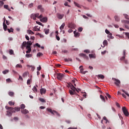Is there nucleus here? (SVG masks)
<instances>
[{"mask_svg": "<svg viewBox=\"0 0 129 129\" xmlns=\"http://www.w3.org/2000/svg\"><path fill=\"white\" fill-rule=\"evenodd\" d=\"M5 108H6V109L9 110V111H7V115H8V116H12V115L13 114V112H16V111L14 110V108H12L11 107H9L8 106H6Z\"/></svg>", "mask_w": 129, "mask_h": 129, "instance_id": "1", "label": "nucleus"}, {"mask_svg": "<svg viewBox=\"0 0 129 129\" xmlns=\"http://www.w3.org/2000/svg\"><path fill=\"white\" fill-rule=\"evenodd\" d=\"M33 43H32L31 41H24L23 42L22 44V49H24V47H31V46H32V44Z\"/></svg>", "mask_w": 129, "mask_h": 129, "instance_id": "2", "label": "nucleus"}, {"mask_svg": "<svg viewBox=\"0 0 129 129\" xmlns=\"http://www.w3.org/2000/svg\"><path fill=\"white\" fill-rule=\"evenodd\" d=\"M39 13H36L35 14H32L31 15V19H33V20H36L37 19V18H38V19H40L41 20V19H43V15H40L39 16Z\"/></svg>", "mask_w": 129, "mask_h": 129, "instance_id": "3", "label": "nucleus"}, {"mask_svg": "<svg viewBox=\"0 0 129 129\" xmlns=\"http://www.w3.org/2000/svg\"><path fill=\"white\" fill-rule=\"evenodd\" d=\"M112 79L113 80L114 83L117 87H120V81L119 80L114 78H112Z\"/></svg>", "mask_w": 129, "mask_h": 129, "instance_id": "4", "label": "nucleus"}, {"mask_svg": "<svg viewBox=\"0 0 129 129\" xmlns=\"http://www.w3.org/2000/svg\"><path fill=\"white\" fill-rule=\"evenodd\" d=\"M46 110L49 112H51V113L53 115L55 114L54 113H55V114H56L57 116H60V114H59L56 111L52 110L51 109H50L49 108H47L46 109Z\"/></svg>", "mask_w": 129, "mask_h": 129, "instance_id": "5", "label": "nucleus"}, {"mask_svg": "<svg viewBox=\"0 0 129 129\" xmlns=\"http://www.w3.org/2000/svg\"><path fill=\"white\" fill-rule=\"evenodd\" d=\"M122 110L123 111V113H124L125 116H128V111H127V109H126V108L125 107H122Z\"/></svg>", "mask_w": 129, "mask_h": 129, "instance_id": "6", "label": "nucleus"}, {"mask_svg": "<svg viewBox=\"0 0 129 129\" xmlns=\"http://www.w3.org/2000/svg\"><path fill=\"white\" fill-rule=\"evenodd\" d=\"M57 78L59 80H62L64 78V75L63 74L58 73L57 74Z\"/></svg>", "mask_w": 129, "mask_h": 129, "instance_id": "7", "label": "nucleus"}, {"mask_svg": "<svg viewBox=\"0 0 129 129\" xmlns=\"http://www.w3.org/2000/svg\"><path fill=\"white\" fill-rule=\"evenodd\" d=\"M68 26V28H70V29H75V24L74 23H69Z\"/></svg>", "mask_w": 129, "mask_h": 129, "instance_id": "8", "label": "nucleus"}, {"mask_svg": "<svg viewBox=\"0 0 129 129\" xmlns=\"http://www.w3.org/2000/svg\"><path fill=\"white\" fill-rule=\"evenodd\" d=\"M56 17L59 19V20H62L63 18H64V14H60L59 13H57L56 14Z\"/></svg>", "mask_w": 129, "mask_h": 129, "instance_id": "9", "label": "nucleus"}, {"mask_svg": "<svg viewBox=\"0 0 129 129\" xmlns=\"http://www.w3.org/2000/svg\"><path fill=\"white\" fill-rule=\"evenodd\" d=\"M70 87L71 89H72L71 90L74 91V92L76 93V91H77V92H78V90H77V89H76L73 84L71 85Z\"/></svg>", "mask_w": 129, "mask_h": 129, "instance_id": "10", "label": "nucleus"}, {"mask_svg": "<svg viewBox=\"0 0 129 129\" xmlns=\"http://www.w3.org/2000/svg\"><path fill=\"white\" fill-rule=\"evenodd\" d=\"M33 31H34L35 32H39L40 31V27L38 26H35L33 28Z\"/></svg>", "mask_w": 129, "mask_h": 129, "instance_id": "11", "label": "nucleus"}, {"mask_svg": "<svg viewBox=\"0 0 129 129\" xmlns=\"http://www.w3.org/2000/svg\"><path fill=\"white\" fill-rule=\"evenodd\" d=\"M80 56H81V57H83V58H84V59H86L87 60L88 59V56L84 53L80 54Z\"/></svg>", "mask_w": 129, "mask_h": 129, "instance_id": "12", "label": "nucleus"}, {"mask_svg": "<svg viewBox=\"0 0 129 129\" xmlns=\"http://www.w3.org/2000/svg\"><path fill=\"white\" fill-rule=\"evenodd\" d=\"M40 92L41 95L45 94V93H46V89L41 88Z\"/></svg>", "mask_w": 129, "mask_h": 129, "instance_id": "13", "label": "nucleus"}, {"mask_svg": "<svg viewBox=\"0 0 129 129\" xmlns=\"http://www.w3.org/2000/svg\"><path fill=\"white\" fill-rule=\"evenodd\" d=\"M79 69H80V71L81 73H82V74H85V72H83V70H84V69H83V66H81L79 67Z\"/></svg>", "mask_w": 129, "mask_h": 129, "instance_id": "14", "label": "nucleus"}, {"mask_svg": "<svg viewBox=\"0 0 129 129\" xmlns=\"http://www.w3.org/2000/svg\"><path fill=\"white\" fill-rule=\"evenodd\" d=\"M3 28H4V31H8V26L6 25V23H5V21L3 22Z\"/></svg>", "mask_w": 129, "mask_h": 129, "instance_id": "15", "label": "nucleus"}, {"mask_svg": "<svg viewBox=\"0 0 129 129\" xmlns=\"http://www.w3.org/2000/svg\"><path fill=\"white\" fill-rule=\"evenodd\" d=\"M74 34L76 37H79V36H80V33L77 32V30L74 31Z\"/></svg>", "mask_w": 129, "mask_h": 129, "instance_id": "16", "label": "nucleus"}, {"mask_svg": "<svg viewBox=\"0 0 129 129\" xmlns=\"http://www.w3.org/2000/svg\"><path fill=\"white\" fill-rule=\"evenodd\" d=\"M26 49L28 50L26 51V53L28 54L29 53L31 52V51H32V48H31V47L30 46H26Z\"/></svg>", "mask_w": 129, "mask_h": 129, "instance_id": "17", "label": "nucleus"}, {"mask_svg": "<svg viewBox=\"0 0 129 129\" xmlns=\"http://www.w3.org/2000/svg\"><path fill=\"white\" fill-rule=\"evenodd\" d=\"M37 9L40 10V12H44V9L42 7V5H39L37 7Z\"/></svg>", "mask_w": 129, "mask_h": 129, "instance_id": "18", "label": "nucleus"}, {"mask_svg": "<svg viewBox=\"0 0 129 129\" xmlns=\"http://www.w3.org/2000/svg\"><path fill=\"white\" fill-rule=\"evenodd\" d=\"M41 22L42 23H46L47 21V17H43L42 19H40Z\"/></svg>", "mask_w": 129, "mask_h": 129, "instance_id": "19", "label": "nucleus"}, {"mask_svg": "<svg viewBox=\"0 0 129 129\" xmlns=\"http://www.w3.org/2000/svg\"><path fill=\"white\" fill-rule=\"evenodd\" d=\"M21 112L23 114H27V113H29V110L25 109L24 110H21Z\"/></svg>", "mask_w": 129, "mask_h": 129, "instance_id": "20", "label": "nucleus"}, {"mask_svg": "<svg viewBox=\"0 0 129 129\" xmlns=\"http://www.w3.org/2000/svg\"><path fill=\"white\" fill-rule=\"evenodd\" d=\"M97 77L98 79H99V78H100L101 79H104V76H103V75H98V76H97Z\"/></svg>", "mask_w": 129, "mask_h": 129, "instance_id": "21", "label": "nucleus"}, {"mask_svg": "<svg viewBox=\"0 0 129 129\" xmlns=\"http://www.w3.org/2000/svg\"><path fill=\"white\" fill-rule=\"evenodd\" d=\"M44 31L45 34H46V35H48L49 34V32H50V29H45Z\"/></svg>", "mask_w": 129, "mask_h": 129, "instance_id": "22", "label": "nucleus"}, {"mask_svg": "<svg viewBox=\"0 0 129 129\" xmlns=\"http://www.w3.org/2000/svg\"><path fill=\"white\" fill-rule=\"evenodd\" d=\"M28 34H29V35H34L35 33L34 32L32 31L31 30H27Z\"/></svg>", "mask_w": 129, "mask_h": 129, "instance_id": "23", "label": "nucleus"}, {"mask_svg": "<svg viewBox=\"0 0 129 129\" xmlns=\"http://www.w3.org/2000/svg\"><path fill=\"white\" fill-rule=\"evenodd\" d=\"M4 7V9H6V10H8L9 12H11V9L9 8V5H5Z\"/></svg>", "mask_w": 129, "mask_h": 129, "instance_id": "24", "label": "nucleus"}, {"mask_svg": "<svg viewBox=\"0 0 129 129\" xmlns=\"http://www.w3.org/2000/svg\"><path fill=\"white\" fill-rule=\"evenodd\" d=\"M14 110H15V111H20V110H21V108L18 107H16L14 108H13Z\"/></svg>", "mask_w": 129, "mask_h": 129, "instance_id": "25", "label": "nucleus"}, {"mask_svg": "<svg viewBox=\"0 0 129 129\" xmlns=\"http://www.w3.org/2000/svg\"><path fill=\"white\" fill-rule=\"evenodd\" d=\"M64 61H65L66 62H69L70 61L71 62H72V58H68V59H67V58H64Z\"/></svg>", "mask_w": 129, "mask_h": 129, "instance_id": "26", "label": "nucleus"}, {"mask_svg": "<svg viewBox=\"0 0 129 129\" xmlns=\"http://www.w3.org/2000/svg\"><path fill=\"white\" fill-rule=\"evenodd\" d=\"M100 97L101 99L102 100V101H103L104 102H105V98H104V96H103L102 95H100Z\"/></svg>", "mask_w": 129, "mask_h": 129, "instance_id": "27", "label": "nucleus"}, {"mask_svg": "<svg viewBox=\"0 0 129 129\" xmlns=\"http://www.w3.org/2000/svg\"><path fill=\"white\" fill-rule=\"evenodd\" d=\"M74 5L76 6V7H77L78 8H81V7L80 6V5L79 4L76 3V2H74Z\"/></svg>", "mask_w": 129, "mask_h": 129, "instance_id": "28", "label": "nucleus"}, {"mask_svg": "<svg viewBox=\"0 0 129 129\" xmlns=\"http://www.w3.org/2000/svg\"><path fill=\"white\" fill-rule=\"evenodd\" d=\"M69 93L71 95H74L75 94V92L72 90H69Z\"/></svg>", "mask_w": 129, "mask_h": 129, "instance_id": "29", "label": "nucleus"}, {"mask_svg": "<svg viewBox=\"0 0 129 129\" xmlns=\"http://www.w3.org/2000/svg\"><path fill=\"white\" fill-rule=\"evenodd\" d=\"M64 27H65L64 23H62V25L59 27L60 30H63V29H64Z\"/></svg>", "mask_w": 129, "mask_h": 129, "instance_id": "30", "label": "nucleus"}, {"mask_svg": "<svg viewBox=\"0 0 129 129\" xmlns=\"http://www.w3.org/2000/svg\"><path fill=\"white\" fill-rule=\"evenodd\" d=\"M103 44L104 45L103 48H104V47H105V45H107V40H104V41L103 42Z\"/></svg>", "mask_w": 129, "mask_h": 129, "instance_id": "31", "label": "nucleus"}, {"mask_svg": "<svg viewBox=\"0 0 129 129\" xmlns=\"http://www.w3.org/2000/svg\"><path fill=\"white\" fill-rule=\"evenodd\" d=\"M7 31H8L9 33H13L14 32V29H13L12 28H11L10 29H8Z\"/></svg>", "mask_w": 129, "mask_h": 129, "instance_id": "32", "label": "nucleus"}, {"mask_svg": "<svg viewBox=\"0 0 129 129\" xmlns=\"http://www.w3.org/2000/svg\"><path fill=\"white\" fill-rule=\"evenodd\" d=\"M26 107V105L25 104H22L20 105V108L21 109H24Z\"/></svg>", "mask_w": 129, "mask_h": 129, "instance_id": "33", "label": "nucleus"}, {"mask_svg": "<svg viewBox=\"0 0 129 129\" xmlns=\"http://www.w3.org/2000/svg\"><path fill=\"white\" fill-rule=\"evenodd\" d=\"M9 95H10V96H14V95H15V93H14V92H9L8 93Z\"/></svg>", "mask_w": 129, "mask_h": 129, "instance_id": "34", "label": "nucleus"}, {"mask_svg": "<svg viewBox=\"0 0 129 129\" xmlns=\"http://www.w3.org/2000/svg\"><path fill=\"white\" fill-rule=\"evenodd\" d=\"M31 82H32V79H30L27 80V84L28 85H30V84H31Z\"/></svg>", "mask_w": 129, "mask_h": 129, "instance_id": "35", "label": "nucleus"}, {"mask_svg": "<svg viewBox=\"0 0 129 129\" xmlns=\"http://www.w3.org/2000/svg\"><path fill=\"white\" fill-rule=\"evenodd\" d=\"M16 68H23V66H22L21 64H17L16 66Z\"/></svg>", "mask_w": 129, "mask_h": 129, "instance_id": "36", "label": "nucleus"}, {"mask_svg": "<svg viewBox=\"0 0 129 129\" xmlns=\"http://www.w3.org/2000/svg\"><path fill=\"white\" fill-rule=\"evenodd\" d=\"M42 56H43V53H42L41 52H38L37 54V57H41Z\"/></svg>", "mask_w": 129, "mask_h": 129, "instance_id": "37", "label": "nucleus"}, {"mask_svg": "<svg viewBox=\"0 0 129 129\" xmlns=\"http://www.w3.org/2000/svg\"><path fill=\"white\" fill-rule=\"evenodd\" d=\"M33 91L34 92H37L38 91V89H37V88L36 87V86L33 87Z\"/></svg>", "mask_w": 129, "mask_h": 129, "instance_id": "38", "label": "nucleus"}, {"mask_svg": "<svg viewBox=\"0 0 129 129\" xmlns=\"http://www.w3.org/2000/svg\"><path fill=\"white\" fill-rule=\"evenodd\" d=\"M33 7H34V4L33 3H31L28 6V8H29V9H31V8H33Z\"/></svg>", "mask_w": 129, "mask_h": 129, "instance_id": "39", "label": "nucleus"}, {"mask_svg": "<svg viewBox=\"0 0 129 129\" xmlns=\"http://www.w3.org/2000/svg\"><path fill=\"white\" fill-rule=\"evenodd\" d=\"M122 92H123L124 93H125V94H126V95H127V96H128V97H129V94L127 93V92H126L125 91H124V90L122 89Z\"/></svg>", "mask_w": 129, "mask_h": 129, "instance_id": "40", "label": "nucleus"}, {"mask_svg": "<svg viewBox=\"0 0 129 129\" xmlns=\"http://www.w3.org/2000/svg\"><path fill=\"white\" fill-rule=\"evenodd\" d=\"M125 59V56H123L121 58H120V61H124Z\"/></svg>", "mask_w": 129, "mask_h": 129, "instance_id": "41", "label": "nucleus"}, {"mask_svg": "<svg viewBox=\"0 0 129 129\" xmlns=\"http://www.w3.org/2000/svg\"><path fill=\"white\" fill-rule=\"evenodd\" d=\"M65 7H68L69 8H70L71 6L69 5H68V2H65V3L64 4Z\"/></svg>", "mask_w": 129, "mask_h": 129, "instance_id": "42", "label": "nucleus"}, {"mask_svg": "<svg viewBox=\"0 0 129 129\" xmlns=\"http://www.w3.org/2000/svg\"><path fill=\"white\" fill-rule=\"evenodd\" d=\"M26 57H27V58H31V57H32V55L31 54H26Z\"/></svg>", "mask_w": 129, "mask_h": 129, "instance_id": "43", "label": "nucleus"}, {"mask_svg": "<svg viewBox=\"0 0 129 129\" xmlns=\"http://www.w3.org/2000/svg\"><path fill=\"white\" fill-rule=\"evenodd\" d=\"M4 5H5V3H4V2L0 1V9L1 8H2V7H3V6H4Z\"/></svg>", "mask_w": 129, "mask_h": 129, "instance_id": "44", "label": "nucleus"}, {"mask_svg": "<svg viewBox=\"0 0 129 129\" xmlns=\"http://www.w3.org/2000/svg\"><path fill=\"white\" fill-rule=\"evenodd\" d=\"M115 20L116 21V22H118L119 21V18L117 16L114 17Z\"/></svg>", "mask_w": 129, "mask_h": 129, "instance_id": "45", "label": "nucleus"}, {"mask_svg": "<svg viewBox=\"0 0 129 129\" xmlns=\"http://www.w3.org/2000/svg\"><path fill=\"white\" fill-rule=\"evenodd\" d=\"M9 104L10 105H15V102H13L12 101H9Z\"/></svg>", "mask_w": 129, "mask_h": 129, "instance_id": "46", "label": "nucleus"}, {"mask_svg": "<svg viewBox=\"0 0 129 129\" xmlns=\"http://www.w3.org/2000/svg\"><path fill=\"white\" fill-rule=\"evenodd\" d=\"M123 16H124V18H125L127 20H129L128 15H127L126 14H124Z\"/></svg>", "mask_w": 129, "mask_h": 129, "instance_id": "47", "label": "nucleus"}, {"mask_svg": "<svg viewBox=\"0 0 129 129\" xmlns=\"http://www.w3.org/2000/svg\"><path fill=\"white\" fill-rule=\"evenodd\" d=\"M103 119L106 121V123H107V122H108V120H107V118H106V117L105 116L103 117Z\"/></svg>", "mask_w": 129, "mask_h": 129, "instance_id": "48", "label": "nucleus"}, {"mask_svg": "<svg viewBox=\"0 0 129 129\" xmlns=\"http://www.w3.org/2000/svg\"><path fill=\"white\" fill-rule=\"evenodd\" d=\"M39 100L41 101V102H46V101H45V100L43 98H39Z\"/></svg>", "mask_w": 129, "mask_h": 129, "instance_id": "49", "label": "nucleus"}, {"mask_svg": "<svg viewBox=\"0 0 129 129\" xmlns=\"http://www.w3.org/2000/svg\"><path fill=\"white\" fill-rule=\"evenodd\" d=\"M26 76H28V73L25 72L23 75V77H26Z\"/></svg>", "mask_w": 129, "mask_h": 129, "instance_id": "50", "label": "nucleus"}, {"mask_svg": "<svg viewBox=\"0 0 129 129\" xmlns=\"http://www.w3.org/2000/svg\"><path fill=\"white\" fill-rule=\"evenodd\" d=\"M9 53L10 55H13V54H14V50H13V49L10 50Z\"/></svg>", "mask_w": 129, "mask_h": 129, "instance_id": "51", "label": "nucleus"}, {"mask_svg": "<svg viewBox=\"0 0 129 129\" xmlns=\"http://www.w3.org/2000/svg\"><path fill=\"white\" fill-rule=\"evenodd\" d=\"M84 52L86 53L87 54H89V53H90V51H89V50L87 49L84 50Z\"/></svg>", "mask_w": 129, "mask_h": 129, "instance_id": "52", "label": "nucleus"}, {"mask_svg": "<svg viewBox=\"0 0 129 129\" xmlns=\"http://www.w3.org/2000/svg\"><path fill=\"white\" fill-rule=\"evenodd\" d=\"M109 38H110V39H113V37H112V34L110 33L108 35Z\"/></svg>", "mask_w": 129, "mask_h": 129, "instance_id": "53", "label": "nucleus"}, {"mask_svg": "<svg viewBox=\"0 0 129 129\" xmlns=\"http://www.w3.org/2000/svg\"><path fill=\"white\" fill-rule=\"evenodd\" d=\"M9 70H5L3 72V74H7V73H8Z\"/></svg>", "mask_w": 129, "mask_h": 129, "instance_id": "54", "label": "nucleus"}, {"mask_svg": "<svg viewBox=\"0 0 129 129\" xmlns=\"http://www.w3.org/2000/svg\"><path fill=\"white\" fill-rule=\"evenodd\" d=\"M89 56L90 58H94V55H93V54H89Z\"/></svg>", "mask_w": 129, "mask_h": 129, "instance_id": "55", "label": "nucleus"}, {"mask_svg": "<svg viewBox=\"0 0 129 129\" xmlns=\"http://www.w3.org/2000/svg\"><path fill=\"white\" fill-rule=\"evenodd\" d=\"M55 37H56V39L57 41H60V37L59 36H58V35H56Z\"/></svg>", "mask_w": 129, "mask_h": 129, "instance_id": "56", "label": "nucleus"}, {"mask_svg": "<svg viewBox=\"0 0 129 129\" xmlns=\"http://www.w3.org/2000/svg\"><path fill=\"white\" fill-rule=\"evenodd\" d=\"M106 96H107L108 97V98H111V96H110V95H109V94L108 93H106Z\"/></svg>", "mask_w": 129, "mask_h": 129, "instance_id": "57", "label": "nucleus"}, {"mask_svg": "<svg viewBox=\"0 0 129 129\" xmlns=\"http://www.w3.org/2000/svg\"><path fill=\"white\" fill-rule=\"evenodd\" d=\"M83 30V28H82V27H79L78 29V31H79V32H82Z\"/></svg>", "mask_w": 129, "mask_h": 129, "instance_id": "58", "label": "nucleus"}, {"mask_svg": "<svg viewBox=\"0 0 129 129\" xmlns=\"http://www.w3.org/2000/svg\"><path fill=\"white\" fill-rule=\"evenodd\" d=\"M25 38H26V40H27V41L30 40V37H29V36L28 35H26Z\"/></svg>", "mask_w": 129, "mask_h": 129, "instance_id": "59", "label": "nucleus"}, {"mask_svg": "<svg viewBox=\"0 0 129 129\" xmlns=\"http://www.w3.org/2000/svg\"><path fill=\"white\" fill-rule=\"evenodd\" d=\"M105 33L106 34H110V32H109V31L107 29L105 30Z\"/></svg>", "mask_w": 129, "mask_h": 129, "instance_id": "60", "label": "nucleus"}, {"mask_svg": "<svg viewBox=\"0 0 129 129\" xmlns=\"http://www.w3.org/2000/svg\"><path fill=\"white\" fill-rule=\"evenodd\" d=\"M6 81L8 83L12 82V80L10 79H7Z\"/></svg>", "mask_w": 129, "mask_h": 129, "instance_id": "61", "label": "nucleus"}, {"mask_svg": "<svg viewBox=\"0 0 129 129\" xmlns=\"http://www.w3.org/2000/svg\"><path fill=\"white\" fill-rule=\"evenodd\" d=\"M124 26H125V28L126 29H127V30H129L128 25L125 24V25H124Z\"/></svg>", "mask_w": 129, "mask_h": 129, "instance_id": "62", "label": "nucleus"}, {"mask_svg": "<svg viewBox=\"0 0 129 129\" xmlns=\"http://www.w3.org/2000/svg\"><path fill=\"white\" fill-rule=\"evenodd\" d=\"M123 22L125 23V24H128L129 25V21L124 20Z\"/></svg>", "mask_w": 129, "mask_h": 129, "instance_id": "63", "label": "nucleus"}, {"mask_svg": "<svg viewBox=\"0 0 129 129\" xmlns=\"http://www.w3.org/2000/svg\"><path fill=\"white\" fill-rule=\"evenodd\" d=\"M68 129H77V127H70L68 128Z\"/></svg>", "mask_w": 129, "mask_h": 129, "instance_id": "64", "label": "nucleus"}]
</instances>
